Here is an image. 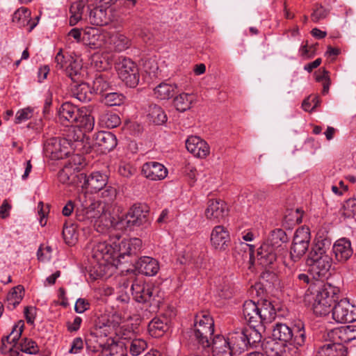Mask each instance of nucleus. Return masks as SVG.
<instances>
[{"mask_svg": "<svg viewBox=\"0 0 356 356\" xmlns=\"http://www.w3.org/2000/svg\"><path fill=\"white\" fill-rule=\"evenodd\" d=\"M132 296L138 302L145 303L154 300L155 295L158 293V289L150 284L142 282H134L131 287Z\"/></svg>", "mask_w": 356, "mask_h": 356, "instance_id": "nucleus-14", "label": "nucleus"}, {"mask_svg": "<svg viewBox=\"0 0 356 356\" xmlns=\"http://www.w3.org/2000/svg\"><path fill=\"white\" fill-rule=\"evenodd\" d=\"M12 20L19 27L29 25V31H31L37 25V22L31 23V11L25 7L17 9L14 13Z\"/></svg>", "mask_w": 356, "mask_h": 356, "instance_id": "nucleus-33", "label": "nucleus"}, {"mask_svg": "<svg viewBox=\"0 0 356 356\" xmlns=\"http://www.w3.org/2000/svg\"><path fill=\"white\" fill-rule=\"evenodd\" d=\"M63 235L65 243L69 245H72L76 240L75 231L73 227H64L63 229Z\"/></svg>", "mask_w": 356, "mask_h": 356, "instance_id": "nucleus-57", "label": "nucleus"}, {"mask_svg": "<svg viewBox=\"0 0 356 356\" xmlns=\"http://www.w3.org/2000/svg\"><path fill=\"white\" fill-rule=\"evenodd\" d=\"M58 115L61 123L68 122L74 126V122H77L80 118V111L74 104L65 102L58 109Z\"/></svg>", "mask_w": 356, "mask_h": 356, "instance_id": "nucleus-23", "label": "nucleus"}, {"mask_svg": "<svg viewBox=\"0 0 356 356\" xmlns=\"http://www.w3.org/2000/svg\"><path fill=\"white\" fill-rule=\"evenodd\" d=\"M264 326L261 324H256L249 326V328L244 329L247 336V344L248 346H255L261 340V332L264 331Z\"/></svg>", "mask_w": 356, "mask_h": 356, "instance_id": "nucleus-37", "label": "nucleus"}, {"mask_svg": "<svg viewBox=\"0 0 356 356\" xmlns=\"http://www.w3.org/2000/svg\"><path fill=\"white\" fill-rule=\"evenodd\" d=\"M89 307L90 303L87 300L84 298H79L75 303L74 310L76 313L82 314L85 311L88 310Z\"/></svg>", "mask_w": 356, "mask_h": 356, "instance_id": "nucleus-62", "label": "nucleus"}, {"mask_svg": "<svg viewBox=\"0 0 356 356\" xmlns=\"http://www.w3.org/2000/svg\"><path fill=\"white\" fill-rule=\"evenodd\" d=\"M195 100L194 95L182 92L175 97L174 105L177 111L184 112L191 108Z\"/></svg>", "mask_w": 356, "mask_h": 356, "instance_id": "nucleus-39", "label": "nucleus"}, {"mask_svg": "<svg viewBox=\"0 0 356 356\" xmlns=\"http://www.w3.org/2000/svg\"><path fill=\"white\" fill-rule=\"evenodd\" d=\"M142 241L138 238L127 239V256L136 255L140 252Z\"/></svg>", "mask_w": 356, "mask_h": 356, "instance_id": "nucleus-54", "label": "nucleus"}, {"mask_svg": "<svg viewBox=\"0 0 356 356\" xmlns=\"http://www.w3.org/2000/svg\"><path fill=\"white\" fill-rule=\"evenodd\" d=\"M328 14V11L323 8V6H318L312 13L311 15V18L313 22H318L321 19H325Z\"/></svg>", "mask_w": 356, "mask_h": 356, "instance_id": "nucleus-60", "label": "nucleus"}, {"mask_svg": "<svg viewBox=\"0 0 356 356\" xmlns=\"http://www.w3.org/2000/svg\"><path fill=\"white\" fill-rule=\"evenodd\" d=\"M24 325V322L22 321H19L13 326L10 334L4 337L8 344L10 345L9 350L10 351L11 356H19V352L17 349L15 348L18 346L17 341L23 332Z\"/></svg>", "mask_w": 356, "mask_h": 356, "instance_id": "nucleus-32", "label": "nucleus"}, {"mask_svg": "<svg viewBox=\"0 0 356 356\" xmlns=\"http://www.w3.org/2000/svg\"><path fill=\"white\" fill-rule=\"evenodd\" d=\"M168 329L167 323L161 318H154L148 324V332L152 337H161Z\"/></svg>", "mask_w": 356, "mask_h": 356, "instance_id": "nucleus-41", "label": "nucleus"}, {"mask_svg": "<svg viewBox=\"0 0 356 356\" xmlns=\"http://www.w3.org/2000/svg\"><path fill=\"white\" fill-rule=\"evenodd\" d=\"M113 248V257L116 256L124 259L127 256V239L120 240V237H117L111 241Z\"/></svg>", "mask_w": 356, "mask_h": 356, "instance_id": "nucleus-50", "label": "nucleus"}, {"mask_svg": "<svg viewBox=\"0 0 356 356\" xmlns=\"http://www.w3.org/2000/svg\"><path fill=\"white\" fill-rule=\"evenodd\" d=\"M79 165L70 161L68 163L65 164L64 168L59 172V181L63 184H71L75 181V178L81 179L80 174L76 175V172H79Z\"/></svg>", "mask_w": 356, "mask_h": 356, "instance_id": "nucleus-31", "label": "nucleus"}, {"mask_svg": "<svg viewBox=\"0 0 356 356\" xmlns=\"http://www.w3.org/2000/svg\"><path fill=\"white\" fill-rule=\"evenodd\" d=\"M259 312L261 325L270 323L276 318V309L268 300L264 299L259 302Z\"/></svg>", "mask_w": 356, "mask_h": 356, "instance_id": "nucleus-30", "label": "nucleus"}, {"mask_svg": "<svg viewBox=\"0 0 356 356\" xmlns=\"http://www.w3.org/2000/svg\"><path fill=\"white\" fill-rule=\"evenodd\" d=\"M332 317L338 323H351L356 321V307L346 298L340 300L332 308Z\"/></svg>", "mask_w": 356, "mask_h": 356, "instance_id": "nucleus-12", "label": "nucleus"}, {"mask_svg": "<svg viewBox=\"0 0 356 356\" xmlns=\"http://www.w3.org/2000/svg\"><path fill=\"white\" fill-rule=\"evenodd\" d=\"M310 238V232L307 227H301L296 229L290 250V257L294 262L299 261L308 250Z\"/></svg>", "mask_w": 356, "mask_h": 356, "instance_id": "nucleus-9", "label": "nucleus"}, {"mask_svg": "<svg viewBox=\"0 0 356 356\" xmlns=\"http://www.w3.org/2000/svg\"><path fill=\"white\" fill-rule=\"evenodd\" d=\"M149 210L145 204H134L125 216L121 220V223L128 228L139 227L147 222Z\"/></svg>", "mask_w": 356, "mask_h": 356, "instance_id": "nucleus-11", "label": "nucleus"}, {"mask_svg": "<svg viewBox=\"0 0 356 356\" xmlns=\"http://www.w3.org/2000/svg\"><path fill=\"white\" fill-rule=\"evenodd\" d=\"M273 340L291 346L298 352V347L303 346L306 335L302 323L300 322L293 327L285 323H277L273 330Z\"/></svg>", "mask_w": 356, "mask_h": 356, "instance_id": "nucleus-5", "label": "nucleus"}, {"mask_svg": "<svg viewBox=\"0 0 356 356\" xmlns=\"http://www.w3.org/2000/svg\"><path fill=\"white\" fill-rule=\"evenodd\" d=\"M330 334L333 337H337L342 343H348L356 339V325H352L334 329L330 332Z\"/></svg>", "mask_w": 356, "mask_h": 356, "instance_id": "nucleus-34", "label": "nucleus"}, {"mask_svg": "<svg viewBox=\"0 0 356 356\" xmlns=\"http://www.w3.org/2000/svg\"><path fill=\"white\" fill-rule=\"evenodd\" d=\"M85 8L83 1H78L73 3L70 8V25L74 26L82 19V15Z\"/></svg>", "mask_w": 356, "mask_h": 356, "instance_id": "nucleus-44", "label": "nucleus"}, {"mask_svg": "<svg viewBox=\"0 0 356 356\" xmlns=\"http://www.w3.org/2000/svg\"><path fill=\"white\" fill-rule=\"evenodd\" d=\"M54 137L46 140L44 145V151L47 156L52 159H63L67 156L74 148V143L79 140V136H74L72 138Z\"/></svg>", "mask_w": 356, "mask_h": 356, "instance_id": "nucleus-6", "label": "nucleus"}, {"mask_svg": "<svg viewBox=\"0 0 356 356\" xmlns=\"http://www.w3.org/2000/svg\"><path fill=\"white\" fill-rule=\"evenodd\" d=\"M110 42L118 51H122L131 46V40L124 35L120 33L109 34Z\"/></svg>", "mask_w": 356, "mask_h": 356, "instance_id": "nucleus-43", "label": "nucleus"}, {"mask_svg": "<svg viewBox=\"0 0 356 356\" xmlns=\"http://www.w3.org/2000/svg\"><path fill=\"white\" fill-rule=\"evenodd\" d=\"M247 336L244 329L238 328L232 332H230L226 338L222 335H216L212 339L216 343L220 341H224L225 344L222 346L224 349H227L234 355H240L243 352L247 350Z\"/></svg>", "mask_w": 356, "mask_h": 356, "instance_id": "nucleus-7", "label": "nucleus"}, {"mask_svg": "<svg viewBox=\"0 0 356 356\" xmlns=\"http://www.w3.org/2000/svg\"><path fill=\"white\" fill-rule=\"evenodd\" d=\"M280 251L281 249H277L265 241L257 250V259L261 266L268 267L277 261Z\"/></svg>", "mask_w": 356, "mask_h": 356, "instance_id": "nucleus-18", "label": "nucleus"}, {"mask_svg": "<svg viewBox=\"0 0 356 356\" xmlns=\"http://www.w3.org/2000/svg\"><path fill=\"white\" fill-rule=\"evenodd\" d=\"M102 190V196L106 201L110 202L115 199L117 195L116 189L112 186H105Z\"/></svg>", "mask_w": 356, "mask_h": 356, "instance_id": "nucleus-61", "label": "nucleus"}, {"mask_svg": "<svg viewBox=\"0 0 356 356\" xmlns=\"http://www.w3.org/2000/svg\"><path fill=\"white\" fill-rule=\"evenodd\" d=\"M228 214L226 203L220 200H209L205 215L207 219L220 222Z\"/></svg>", "mask_w": 356, "mask_h": 356, "instance_id": "nucleus-20", "label": "nucleus"}, {"mask_svg": "<svg viewBox=\"0 0 356 356\" xmlns=\"http://www.w3.org/2000/svg\"><path fill=\"white\" fill-rule=\"evenodd\" d=\"M122 347L124 346L127 350L129 348V353L132 356H138L143 353L147 346V342L142 339H134L132 340H127L125 343L120 341Z\"/></svg>", "mask_w": 356, "mask_h": 356, "instance_id": "nucleus-42", "label": "nucleus"}, {"mask_svg": "<svg viewBox=\"0 0 356 356\" xmlns=\"http://www.w3.org/2000/svg\"><path fill=\"white\" fill-rule=\"evenodd\" d=\"M122 343H111L108 346H100V356H127L126 351L122 348Z\"/></svg>", "mask_w": 356, "mask_h": 356, "instance_id": "nucleus-46", "label": "nucleus"}, {"mask_svg": "<svg viewBox=\"0 0 356 356\" xmlns=\"http://www.w3.org/2000/svg\"><path fill=\"white\" fill-rule=\"evenodd\" d=\"M341 214L345 218H351L356 215V199L351 198L346 201L341 209Z\"/></svg>", "mask_w": 356, "mask_h": 356, "instance_id": "nucleus-53", "label": "nucleus"}, {"mask_svg": "<svg viewBox=\"0 0 356 356\" xmlns=\"http://www.w3.org/2000/svg\"><path fill=\"white\" fill-rule=\"evenodd\" d=\"M334 342L329 343L321 346L316 356H346V350L339 339H337L336 336L329 334Z\"/></svg>", "mask_w": 356, "mask_h": 356, "instance_id": "nucleus-25", "label": "nucleus"}, {"mask_svg": "<svg viewBox=\"0 0 356 356\" xmlns=\"http://www.w3.org/2000/svg\"><path fill=\"white\" fill-rule=\"evenodd\" d=\"M83 348V341L81 337L75 338L71 346V348L69 352L70 353L76 354L78 353Z\"/></svg>", "mask_w": 356, "mask_h": 356, "instance_id": "nucleus-63", "label": "nucleus"}, {"mask_svg": "<svg viewBox=\"0 0 356 356\" xmlns=\"http://www.w3.org/2000/svg\"><path fill=\"white\" fill-rule=\"evenodd\" d=\"M289 241L286 233L282 229L277 228L272 230L266 241L270 245L277 249H281L282 244Z\"/></svg>", "mask_w": 356, "mask_h": 356, "instance_id": "nucleus-38", "label": "nucleus"}, {"mask_svg": "<svg viewBox=\"0 0 356 356\" xmlns=\"http://www.w3.org/2000/svg\"><path fill=\"white\" fill-rule=\"evenodd\" d=\"M88 111L98 118L99 122L102 126L113 129L120 124L121 120L118 115L107 111L103 106L89 105Z\"/></svg>", "mask_w": 356, "mask_h": 356, "instance_id": "nucleus-13", "label": "nucleus"}, {"mask_svg": "<svg viewBox=\"0 0 356 356\" xmlns=\"http://www.w3.org/2000/svg\"><path fill=\"white\" fill-rule=\"evenodd\" d=\"M124 96L118 92H111L103 95L101 102L108 106H120L123 104Z\"/></svg>", "mask_w": 356, "mask_h": 356, "instance_id": "nucleus-48", "label": "nucleus"}, {"mask_svg": "<svg viewBox=\"0 0 356 356\" xmlns=\"http://www.w3.org/2000/svg\"><path fill=\"white\" fill-rule=\"evenodd\" d=\"M116 69L120 79L130 87H136L139 82L140 74L138 65L131 59L122 57L116 64Z\"/></svg>", "mask_w": 356, "mask_h": 356, "instance_id": "nucleus-8", "label": "nucleus"}, {"mask_svg": "<svg viewBox=\"0 0 356 356\" xmlns=\"http://www.w3.org/2000/svg\"><path fill=\"white\" fill-rule=\"evenodd\" d=\"M74 96L81 102H89L91 99V92L89 86L85 83L78 85L73 92Z\"/></svg>", "mask_w": 356, "mask_h": 356, "instance_id": "nucleus-51", "label": "nucleus"}, {"mask_svg": "<svg viewBox=\"0 0 356 356\" xmlns=\"http://www.w3.org/2000/svg\"><path fill=\"white\" fill-rule=\"evenodd\" d=\"M118 171L120 174L124 177H130L136 172V169L130 163H121Z\"/></svg>", "mask_w": 356, "mask_h": 356, "instance_id": "nucleus-58", "label": "nucleus"}, {"mask_svg": "<svg viewBox=\"0 0 356 356\" xmlns=\"http://www.w3.org/2000/svg\"><path fill=\"white\" fill-rule=\"evenodd\" d=\"M330 242L327 239H318L309 254L308 261L319 277L325 276L332 264Z\"/></svg>", "mask_w": 356, "mask_h": 356, "instance_id": "nucleus-4", "label": "nucleus"}, {"mask_svg": "<svg viewBox=\"0 0 356 356\" xmlns=\"http://www.w3.org/2000/svg\"><path fill=\"white\" fill-rule=\"evenodd\" d=\"M332 251L338 261H347L353 254L350 241L344 238L337 240L333 245Z\"/></svg>", "mask_w": 356, "mask_h": 356, "instance_id": "nucleus-27", "label": "nucleus"}, {"mask_svg": "<svg viewBox=\"0 0 356 356\" xmlns=\"http://www.w3.org/2000/svg\"><path fill=\"white\" fill-rule=\"evenodd\" d=\"M33 115V109L27 107L24 108L19 109L15 115V122L16 124H21L29 119H31Z\"/></svg>", "mask_w": 356, "mask_h": 356, "instance_id": "nucleus-55", "label": "nucleus"}, {"mask_svg": "<svg viewBox=\"0 0 356 356\" xmlns=\"http://www.w3.org/2000/svg\"><path fill=\"white\" fill-rule=\"evenodd\" d=\"M51 248L50 246L43 247L40 245L37 252V257L39 261H46L51 259Z\"/></svg>", "mask_w": 356, "mask_h": 356, "instance_id": "nucleus-59", "label": "nucleus"}, {"mask_svg": "<svg viewBox=\"0 0 356 356\" xmlns=\"http://www.w3.org/2000/svg\"><path fill=\"white\" fill-rule=\"evenodd\" d=\"M266 354L252 352L248 356H299L298 352L289 345L275 340H268L263 345Z\"/></svg>", "mask_w": 356, "mask_h": 356, "instance_id": "nucleus-10", "label": "nucleus"}, {"mask_svg": "<svg viewBox=\"0 0 356 356\" xmlns=\"http://www.w3.org/2000/svg\"><path fill=\"white\" fill-rule=\"evenodd\" d=\"M24 296V288L21 285L15 286L13 291L8 293V307L10 309H13L17 305L19 304Z\"/></svg>", "mask_w": 356, "mask_h": 356, "instance_id": "nucleus-45", "label": "nucleus"}, {"mask_svg": "<svg viewBox=\"0 0 356 356\" xmlns=\"http://www.w3.org/2000/svg\"><path fill=\"white\" fill-rule=\"evenodd\" d=\"M89 112L88 115H82L80 113V118L77 122H74V126L83 129L85 132L91 131L95 126V118L97 116Z\"/></svg>", "mask_w": 356, "mask_h": 356, "instance_id": "nucleus-47", "label": "nucleus"}, {"mask_svg": "<svg viewBox=\"0 0 356 356\" xmlns=\"http://www.w3.org/2000/svg\"><path fill=\"white\" fill-rule=\"evenodd\" d=\"M95 145L102 152H109L117 145L116 136L110 131H99L94 137Z\"/></svg>", "mask_w": 356, "mask_h": 356, "instance_id": "nucleus-26", "label": "nucleus"}, {"mask_svg": "<svg viewBox=\"0 0 356 356\" xmlns=\"http://www.w3.org/2000/svg\"><path fill=\"white\" fill-rule=\"evenodd\" d=\"M339 289L329 283L318 287L314 293L307 291L305 302L311 306L317 316H325L331 311V307L339 298Z\"/></svg>", "mask_w": 356, "mask_h": 356, "instance_id": "nucleus-2", "label": "nucleus"}, {"mask_svg": "<svg viewBox=\"0 0 356 356\" xmlns=\"http://www.w3.org/2000/svg\"><path fill=\"white\" fill-rule=\"evenodd\" d=\"M225 341L222 340L220 341V343H216L212 340V353L213 356H234L233 354L227 349H224L222 346H224Z\"/></svg>", "mask_w": 356, "mask_h": 356, "instance_id": "nucleus-56", "label": "nucleus"}, {"mask_svg": "<svg viewBox=\"0 0 356 356\" xmlns=\"http://www.w3.org/2000/svg\"><path fill=\"white\" fill-rule=\"evenodd\" d=\"M141 172L145 178L149 180L161 181L167 177L168 171L163 164L156 161H149L143 165Z\"/></svg>", "mask_w": 356, "mask_h": 356, "instance_id": "nucleus-16", "label": "nucleus"}, {"mask_svg": "<svg viewBox=\"0 0 356 356\" xmlns=\"http://www.w3.org/2000/svg\"><path fill=\"white\" fill-rule=\"evenodd\" d=\"M106 34L102 33L100 30L87 27L83 29L82 42L90 49H96L105 44Z\"/></svg>", "mask_w": 356, "mask_h": 356, "instance_id": "nucleus-15", "label": "nucleus"}, {"mask_svg": "<svg viewBox=\"0 0 356 356\" xmlns=\"http://www.w3.org/2000/svg\"><path fill=\"white\" fill-rule=\"evenodd\" d=\"M12 206L10 204L7 200H4L0 207V218L5 219L10 216V211Z\"/></svg>", "mask_w": 356, "mask_h": 356, "instance_id": "nucleus-64", "label": "nucleus"}, {"mask_svg": "<svg viewBox=\"0 0 356 356\" xmlns=\"http://www.w3.org/2000/svg\"><path fill=\"white\" fill-rule=\"evenodd\" d=\"M80 176L84 181L82 187L90 189L93 192L101 191L108 182L107 175L98 171L92 172L88 177L82 173L80 174Z\"/></svg>", "mask_w": 356, "mask_h": 356, "instance_id": "nucleus-19", "label": "nucleus"}, {"mask_svg": "<svg viewBox=\"0 0 356 356\" xmlns=\"http://www.w3.org/2000/svg\"><path fill=\"white\" fill-rule=\"evenodd\" d=\"M136 268L142 274L154 276L159 270L160 266L156 259L150 257H143L136 262Z\"/></svg>", "mask_w": 356, "mask_h": 356, "instance_id": "nucleus-28", "label": "nucleus"}, {"mask_svg": "<svg viewBox=\"0 0 356 356\" xmlns=\"http://www.w3.org/2000/svg\"><path fill=\"white\" fill-rule=\"evenodd\" d=\"M243 316L249 326L260 323L259 303L247 300L243 305Z\"/></svg>", "mask_w": 356, "mask_h": 356, "instance_id": "nucleus-29", "label": "nucleus"}, {"mask_svg": "<svg viewBox=\"0 0 356 356\" xmlns=\"http://www.w3.org/2000/svg\"><path fill=\"white\" fill-rule=\"evenodd\" d=\"M147 112L149 121L156 125H161L167 121V115L164 111L156 104L149 105Z\"/></svg>", "mask_w": 356, "mask_h": 356, "instance_id": "nucleus-36", "label": "nucleus"}, {"mask_svg": "<svg viewBox=\"0 0 356 356\" xmlns=\"http://www.w3.org/2000/svg\"><path fill=\"white\" fill-rule=\"evenodd\" d=\"M211 243L216 250H226L229 243V235L223 226L218 225L213 229L211 234Z\"/></svg>", "mask_w": 356, "mask_h": 356, "instance_id": "nucleus-24", "label": "nucleus"}, {"mask_svg": "<svg viewBox=\"0 0 356 356\" xmlns=\"http://www.w3.org/2000/svg\"><path fill=\"white\" fill-rule=\"evenodd\" d=\"M69 65L66 66V74L74 82H81V75L82 72V65L79 59L70 58Z\"/></svg>", "mask_w": 356, "mask_h": 356, "instance_id": "nucleus-40", "label": "nucleus"}, {"mask_svg": "<svg viewBox=\"0 0 356 356\" xmlns=\"http://www.w3.org/2000/svg\"><path fill=\"white\" fill-rule=\"evenodd\" d=\"M92 256L97 260L100 266H104L110 262L113 257V248L112 243L99 242L96 243L92 250Z\"/></svg>", "mask_w": 356, "mask_h": 356, "instance_id": "nucleus-22", "label": "nucleus"}, {"mask_svg": "<svg viewBox=\"0 0 356 356\" xmlns=\"http://www.w3.org/2000/svg\"><path fill=\"white\" fill-rule=\"evenodd\" d=\"M78 200L80 203L76 211L78 221L86 225L94 223L95 226H98L97 231L101 232L115 225V219L105 211L104 205L96 201L91 194L81 193Z\"/></svg>", "mask_w": 356, "mask_h": 356, "instance_id": "nucleus-1", "label": "nucleus"}, {"mask_svg": "<svg viewBox=\"0 0 356 356\" xmlns=\"http://www.w3.org/2000/svg\"><path fill=\"white\" fill-rule=\"evenodd\" d=\"M213 318L209 315L201 313L195 318L193 327L184 334V337L189 345L201 346L202 348L212 347L209 339L214 332Z\"/></svg>", "mask_w": 356, "mask_h": 356, "instance_id": "nucleus-3", "label": "nucleus"}, {"mask_svg": "<svg viewBox=\"0 0 356 356\" xmlns=\"http://www.w3.org/2000/svg\"><path fill=\"white\" fill-rule=\"evenodd\" d=\"M111 17L112 9L109 6L104 7L101 5L90 11L88 21L91 24L95 26H105L111 21Z\"/></svg>", "mask_w": 356, "mask_h": 356, "instance_id": "nucleus-21", "label": "nucleus"}, {"mask_svg": "<svg viewBox=\"0 0 356 356\" xmlns=\"http://www.w3.org/2000/svg\"><path fill=\"white\" fill-rule=\"evenodd\" d=\"M186 147L189 152L200 159L206 158L210 152L207 143L196 136H191L186 139Z\"/></svg>", "mask_w": 356, "mask_h": 356, "instance_id": "nucleus-17", "label": "nucleus"}, {"mask_svg": "<svg viewBox=\"0 0 356 356\" xmlns=\"http://www.w3.org/2000/svg\"><path fill=\"white\" fill-rule=\"evenodd\" d=\"M177 88L176 84L162 82L154 88V95L156 99L167 100L175 95Z\"/></svg>", "mask_w": 356, "mask_h": 356, "instance_id": "nucleus-35", "label": "nucleus"}, {"mask_svg": "<svg viewBox=\"0 0 356 356\" xmlns=\"http://www.w3.org/2000/svg\"><path fill=\"white\" fill-rule=\"evenodd\" d=\"M23 353L29 355H36L39 353V347L37 343L31 339L23 338L20 343L18 344L17 349Z\"/></svg>", "mask_w": 356, "mask_h": 356, "instance_id": "nucleus-49", "label": "nucleus"}, {"mask_svg": "<svg viewBox=\"0 0 356 356\" xmlns=\"http://www.w3.org/2000/svg\"><path fill=\"white\" fill-rule=\"evenodd\" d=\"M109 87V83L102 75L95 77L92 82V90L95 93L101 95L102 97L106 93Z\"/></svg>", "mask_w": 356, "mask_h": 356, "instance_id": "nucleus-52", "label": "nucleus"}]
</instances>
